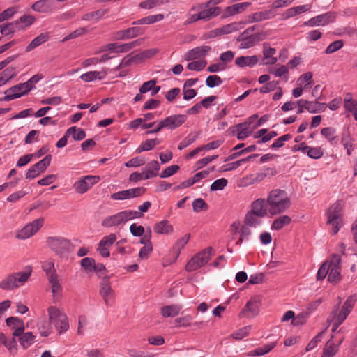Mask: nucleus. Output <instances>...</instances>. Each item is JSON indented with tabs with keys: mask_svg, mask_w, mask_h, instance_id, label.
Wrapping results in <instances>:
<instances>
[{
	"mask_svg": "<svg viewBox=\"0 0 357 357\" xmlns=\"http://www.w3.org/2000/svg\"><path fill=\"white\" fill-rule=\"evenodd\" d=\"M268 213L276 215L285 212L291 206V200L287 192L281 189L272 190L266 199Z\"/></svg>",
	"mask_w": 357,
	"mask_h": 357,
	"instance_id": "1",
	"label": "nucleus"
},
{
	"mask_svg": "<svg viewBox=\"0 0 357 357\" xmlns=\"http://www.w3.org/2000/svg\"><path fill=\"white\" fill-rule=\"evenodd\" d=\"M32 271V268L28 266L25 271L8 274L0 282V289L10 291L18 288L29 280Z\"/></svg>",
	"mask_w": 357,
	"mask_h": 357,
	"instance_id": "2",
	"label": "nucleus"
},
{
	"mask_svg": "<svg viewBox=\"0 0 357 357\" xmlns=\"http://www.w3.org/2000/svg\"><path fill=\"white\" fill-rule=\"evenodd\" d=\"M343 204L341 201L333 204L326 211L327 224L333 227V234H336L343 225Z\"/></svg>",
	"mask_w": 357,
	"mask_h": 357,
	"instance_id": "3",
	"label": "nucleus"
},
{
	"mask_svg": "<svg viewBox=\"0 0 357 357\" xmlns=\"http://www.w3.org/2000/svg\"><path fill=\"white\" fill-rule=\"evenodd\" d=\"M47 312L50 321L54 326L59 334H62L68 330V319L63 312L54 306H50Z\"/></svg>",
	"mask_w": 357,
	"mask_h": 357,
	"instance_id": "4",
	"label": "nucleus"
},
{
	"mask_svg": "<svg viewBox=\"0 0 357 357\" xmlns=\"http://www.w3.org/2000/svg\"><path fill=\"white\" fill-rule=\"evenodd\" d=\"M213 255H214V251L211 247L205 248L188 261L185 266V270L192 272L199 269L208 263Z\"/></svg>",
	"mask_w": 357,
	"mask_h": 357,
	"instance_id": "5",
	"label": "nucleus"
},
{
	"mask_svg": "<svg viewBox=\"0 0 357 357\" xmlns=\"http://www.w3.org/2000/svg\"><path fill=\"white\" fill-rule=\"evenodd\" d=\"M47 243L50 248L60 257L68 254L71 246L70 241L62 237H48Z\"/></svg>",
	"mask_w": 357,
	"mask_h": 357,
	"instance_id": "6",
	"label": "nucleus"
},
{
	"mask_svg": "<svg viewBox=\"0 0 357 357\" xmlns=\"http://www.w3.org/2000/svg\"><path fill=\"white\" fill-rule=\"evenodd\" d=\"M44 222L43 218L34 220L19 230L16 234V238L18 239H26L31 237L43 227Z\"/></svg>",
	"mask_w": 357,
	"mask_h": 357,
	"instance_id": "7",
	"label": "nucleus"
},
{
	"mask_svg": "<svg viewBox=\"0 0 357 357\" xmlns=\"http://www.w3.org/2000/svg\"><path fill=\"white\" fill-rule=\"evenodd\" d=\"M266 35L262 32L248 34L245 32L241 33L236 38L237 41L241 42L240 49H248L253 47L257 43L263 40Z\"/></svg>",
	"mask_w": 357,
	"mask_h": 357,
	"instance_id": "8",
	"label": "nucleus"
},
{
	"mask_svg": "<svg viewBox=\"0 0 357 357\" xmlns=\"http://www.w3.org/2000/svg\"><path fill=\"white\" fill-rule=\"evenodd\" d=\"M30 92V88H27L25 83L17 84L5 91L6 96L0 98L1 101H10L14 99L27 95Z\"/></svg>",
	"mask_w": 357,
	"mask_h": 357,
	"instance_id": "9",
	"label": "nucleus"
},
{
	"mask_svg": "<svg viewBox=\"0 0 357 357\" xmlns=\"http://www.w3.org/2000/svg\"><path fill=\"white\" fill-rule=\"evenodd\" d=\"M99 181V176L88 175L77 181L74 183L73 187L77 193L84 194L89 189H91Z\"/></svg>",
	"mask_w": 357,
	"mask_h": 357,
	"instance_id": "10",
	"label": "nucleus"
},
{
	"mask_svg": "<svg viewBox=\"0 0 357 357\" xmlns=\"http://www.w3.org/2000/svg\"><path fill=\"white\" fill-rule=\"evenodd\" d=\"M146 189L144 187L130 188L114 192L111 195V198L114 200H124L138 197L142 196L146 192Z\"/></svg>",
	"mask_w": 357,
	"mask_h": 357,
	"instance_id": "11",
	"label": "nucleus"
},
{
	"mask_svg": "<svg viewBox=\"0 0 357 357\" xmlns=\"http://www.w3.org/2000/svg\"><path fill=\"white\" fill-rule=\"evenodd\" d=\"M337 17L335 12H327L310 19L305 22V25L308 26H314L319 25H327L330 23L334 22Z\"/></svg>",
	"mask_w": 357,
	"mask_h": 357,
	"instance_id": "12",
	"label": "nucleus"
},
{
	"mask_svg": "<svg viewBox=\"0 0 357 357\" xmlns=\"http://www.w3.org/2000/svg\"><path fill=\"white\" fill-rule=\"evenodd\" d=\"M261 305V300L259 296H255L252 297L245 304L244 307L242 309V311L240 313V315L244 314H249L248 316H251L252 317L258 315L259 312V307Z\"/></svg>",
	"mask_w": 357,
	"mask_h": 357,
	"instance_id": "13",
	"label": "nucleus"
},
{
	"mask_svg": "<svg viewBox=\"0 0 357 357\" xmlns=\"http://www.w3.org/2000/svg\"><path fill=\"white\" fill-rule=\"evenodd\" d=\"M187 116L184 114H176L160 121L163 128L174 130L185 122Z\"/></svg>",
	"mask_w": 357,
	"mask_h": 357,
	"instance_id": "14",
	"label": "nucleus"
},
{
	"mask_svg": "<svg viewBox=\"0 0 357 357\" xmlns=\"http://www.w3.org/2000/svg\"><path fill=\"white\" fill-rule=\"evenodd\" d=\"M142 39H137L126 44H119L118 43H107V49H110V52L116 53L127 52L133 47L141 44Z\"/></svg>",
	"mask_w": 357,
	"mask_h": 357,
	"instance_id": "15",
	"label": "nucleus"
},
{
	"mask_svg": "<svg viewBox=\"0 0 357 357\" xmlns=\"http://www.w3.org/2000/svg\"><path fill=\"white\" fill-rule=\"evenodd\" d=\"M211 50V47L207 45L196 47L185 53V59L189 61L205 56Z\"/></svg>",
	"mask_w": 357,
	"mask_h": 357,
	"instance_id": "16",
	"label": "nucleus"
},
{
	"mask_svg": "<svg viewBox=\"0 0 357 357\" xmlns=\"http://www.w3.org/2000/svg\"><path fill=\"white\" fill-rule=\"evenodd\" d=\"M276 15L275 10L268 9L264 11L255 12L248 15V22L249 23L258 22L265 20L273 18Z\"/></svg>",
	"mask_w": 357,
	"mask_h": 357,
	"instance_id": "17",
	"label": "nucleus"
},
{
	"mask_svg": "<svg viewBox=\"0 0 357 357\" xmlns=\"http://www.w3.org/2000/svg\"><path fill=\"white\" fill-rule=\"evenodd\" d=\"M125 219L123 212H119L113 215L105 218L102 222L103 227L109 228L114 226H118L125 223Z\"/></svg>",
	"mask_w": 357,
	"mask_h": 357,
	"instance_id": "18",
	"label": "nucleus"
},
{
	"mask_svg": "<svg viewBox=\"0 0 357 357\" xmlns=\"http://www.w3.org/2000/svg\"><path fill=\"white\" fill-rule=\"evenodd\" d=\"M160 169V165L158 161L151 160V162H148L145 167L143 169V178L149 179L150 178L157 176Z\"/></svg>",
	"mask_w": 357,
	"mask_h": 357,
	"instance_id": "19",
	"label": "nucleus"
},
{
	"mask_svg": "<svg viewBox=\"0 0 357 357\" xmlns=\"http://www.w3.org/2000/svg\"><path fill=\"white\" fill-rule=\"evenodd\" d=\"M267 207L268 205L264 199H257L252 202L250 212L255 213L259 218H263L267 214Z\"/></svg>",
	"mask_w": 357,
	"mask_h": 357,
	"instance_id": "20",
	"label": "nucleus"
},
{
	"mask_svg": "<svg viewBox=\"0 0 357 357\" xmlns=\"http://www.w3.org/2000/svg\"><path fill=\"white\" fill-rule=\"evenodd\" d=\"M109 276H105L100 283V294L102 296L105 303L107 304L109 296L114 294V291L111 287Z\"/></svg>",
	"mask_w": 357,
	"mask_h": 357,
	"instance_id": "21",
	"label": "nucleus"
},
{
	"mask_svg": "<svg viewBox=\"0 0 357 357\" xmlns=\"http://www.w3.org/2000/svg\"><path fill=\"white\" fill-rule=\"evenodd\" d=\"M356 301L357 295L356 294L349 296L344 303L341 310L338 313V315H340L341 318L343 317V319H346L351 312Z\"/></svg>",
	"mask_w": 357,
	"mask_h": 357,
	"instance_id": "22",
	"label": "nucleus"
},
{
	"mask_svg": "<svg viewBox=\"0 0 357 357\" xmlns=\"http://www.w3.org/2000/svg\"><path fill=\"white\" fill-rule=\"evenodd\" d=\"M250 3L249 2H243L240 3L234 4L230 6H227L225 13L222 15V17L225 18L229 16L234 15L236 14L240 13L244 11L248 6H250Z\"/></svg>",
	"mask_w": 357,
	"mask_h": 357,
	"instance_id": "23",
	"label": "nucleus"
},
{
	"mask_svg": "<svg viewBox=\"0 0 357 357\" xmlns=\"http://www.w3.org/2000/svg\"><path fill=\"white\" fill-rule=\"evenodd\" d=\"M258 62V57L254 56H241L236 59L235 63L240 68L250 67L252 68Z\"/></svg>",
	"mask_w": 357,
	"mask_h": 357,
	"instance_id": "24",
	"label": "nucleus"
},
{
	"mask_svg": "<svg viewBox=\"0 0 357 357\" xmlns=\"http://www.w3.org/2000/svg\"><path fill=\"white\" fill-rule=\"evenodd\" d=\"M31 9L38 13H47L52 10L50 0H38L31 6Z\"/></svg>",
	"mask_w": 357,
	"mask_h": 357,
	"instance_id": "25",
	"label": "nucleus"
},
{
	"mask_svg": "<svg viewBox=\"0 0 357 357\" xmlns=\"http://www.w3.org/2000/svg\"><path fill=\"white\" fill-rule=\"evenodd\" d=\"M154 231L159 234H169L173 233V226L168 220H164L157 222L153 227Z\"/></svg>",
	"mask_w": 357,
	"mask_h": 357,
	"instance_id": "26",
	"label": "nucleus"
},
{
	"mask_svg": "<svg viewBox=\"0 0 357 357\" xmlns=\"http://www.w3.org/2000/svg\"><path fill=\"white\" fill-rule=\"evenodd\" d=\"M50 38V33H43L36 37L26 47V52H30L41 44L47 41Z\"/></svg>",
	"mask_w": 357,
	"mask_h": 357,
	"instance_id": "27",
	"label": "nucleus"
},
{
	"mask_svg": "<svg viewBox=\"0 0 357 357\" xmlns=\"http://www.w3.org/2000/svg\"><path fill=\"white\" fill-rule=\"evenodd\" d=\"M181 308L178 305H166L161 308V314L163 317H174L179 314Z\"/></svg>",
	"mask_w": 357,
	"mask_h": 357,
	"instance_id": "28",
	"label": "nucleus"
},
{
	"mask_svg": "<svg viewBox=\"0 0 357 357\" xmlns=\"http://www.w3.org/2000/svg\"><path fill=\"white\" fill-rule=\"evenodd\" d=\"M164 15L162 14H157L155 15H149L147 17H144L138 20L133 21L132 22V25H141V24H151L156 22L161 21L164 19Z\"/></svg>",
	"mask_w": 357,
	"mask_h": 357,
	"instance_id": "29",
	"label": "nucleus"
},
{
	"mask_svg": "<svg viewBox=\"0 0 357 357\" xmlns=\"http://www.w3.org/2000/svg\"><path fill=\"white\" fill-rule=\"evenodd\" d=\"M334 337L331 335V339ZM339 350V345H336L335 343L331 342V340H328L323 349L321 357H333Z\"/></svg>",
	"mask_w": 357,
	"mask_h": 357,
	"instance_id": "30",
	"label": "nucleus"
},
{
	"mask_svg": "<svg viewBox=\"0 0 357 357\" xmlns=\"http://www.w3.org/2000/svg\"><path fill=\"white\" fill-rule=\"evenodd\" d=\"M291 222V218L286 215L280 216L273 220L271 225V229L279 231Z\"/></svg>",
	"mask_w": 357,
	"mask_h": 357,
	"instance_id": "31",
	"label": "nucleus"
},
{
	"mask_svg": "<svg viewBox=\"0 0 357 357\" xmlns=\"http://www.w3.org/2000/svg\"><path fill=\"white\" fill-rule=\"evenodd\" d=\"M143 56L139 54L131 56L130 54L127 55L124 57L121 63L114 68V70H118L122 68L130 66L133 63L141 61Z\"/></svg>",
	"mask_w": 357,
	"mask_h": 357,
	"instance_id": "32",
	"label": "nucleus"
},
{
	"mask_svg": "<svg viewBox=\"0 0 357 357\" xmlns=\"http://www.w3.org/2000/svg\"><path fill=\"white\" fill-rule=\"evenodd\" d=\"M335 129L332 127H326L321 130V135L327 139L332 145L337 143V137L335 135Z\"/></svg>",
	"mask_w": 357,
	"mask_h": 357,
	"instance_id": "33",
	"label": "nucleus"
},
{
	"mask_svg": "<svg viewBox=\"0 0 357 357\" xmlns=\"http://www.w3.org/2000/svg\"><path fill=\"white\" fill-rule=\"evenodd\" d=\"M42 268L46 273L47 279L58 276L56 271L54 267V262L52 259H49L43 263Z\"/></svg>",
	"mask_w": 357,
	"mask_h": 357,
	"instance_id": "34",
	"label": "nucleus"
},
{
	"mask_svg": "<svg viewBox=\"0 0 357 357\" xmlns=\"http://www.w3.org/2000/svg\"><path fill=\"white\" fill-rule=\"evenodd\" d=\"M237 134V138L239 140H243L249 137L252 131L248 128L247 123H240L236 126Z\"/></svg>",
	"mask_w": 357,
	"mask_h": 357,
	"instance_id": "35",
	"label": "nucleus"
},
{
	"mask_svg": "<svg viewBox=\"0 0 357 357\" xmlns=\"http://www.w3.org/2000/svg\"><path fill=\"white\" fill-rule=\"evenodd\" d=\"M200 132H190L178 144V149L183 150L192 144L199 137Z\"/></svg>",
	"mask_w": 357,
	"mask_h": 357,
	"instance_id": "36",
	"label": "nucleus"
},
{
	"mask_svg": "<svg viewBox=\"0 0 357 357\" xmlns=\"http://www.w3.org/2000/svg\"><path fill=\"white\" fill-rule=\"evenodd\" d=\"M17 75L15 71V68L13 67H9L5 69L1 74H0V86L8 82L9 80H10L12 78L15 77Z\"/></svg>",
	"mask_w": 357,
	"mask_h": 357,
	"instance_id": "37",
	"label": "nucleus"
},
{
	"mask_svg": "<svg viewBox=\"0 0 357 357\" xmlns=\"http://www.w3.org/2000/svg\"><path fill=\"white\" fill-rule=\"evenodd\" d=\"M67 135L72 136L75 141H80L86 137V132L82 128H77L75 126L69 128L67 130Z\"/></svg>",
	"mask_w": 357,
	"mask_h": 357,
	"instance_id": "38",
	"label": "nucleus"
},
{
	"mask_svg": "<svg viewBox=\"0 0 357 357\" xmlns=\"http://www.w3.org/2000/svg\"><path fill=\"white\" fill-rule=\"evenodd\" d=\"M108 12L106 9H99L96 11L90 12L82 15V20L84 21H90L93 19H100Z\"/></svg>",
	"mask_w": 357,
	"mask_h": 357,
	"instance_id": "39",
	"label": "nucleus"
},
{
	"mask_svg": "<svg viewBox=\"0 0 357 357\" xmlns=\"http://www.w3.org/2000/svg\"><path fill=\"white\" fill-rule=\"evenodd\" d=\"M144 29L139 26H133L126 29H124V38L127 39H131L137 36L144 34Z\"/></svg>",
	"mask_w": 357,
	"mask_h": 357,
	"instance_id": "40",
	"label": "nucleus"
},
{
	"mask_svg": "<svg viewBox=\"0 0 357 357\" xmlns=\"http://www.w3.org/2000/svg\"><path fill=\"white\" fill-rule=\"evenodd\" d=\"M169 2V0H146L140 2L139 6L143 9H152Z\"/></svg>",
	"mask_w": 357,
	"mask_h": 357,
	"instance_id": "41",
	"label": "nucleus"
},
{
	"mask_svg": "<svg viewBox=\"0 0 357 357\" xmlns=\"http://www.w3.org/2000/svg\"><path fill=\"white\" fill-rule=\"evenodd\" d=\"M52 323L45 319L41 320L38 323L39 333L43 337H47L52 332Z\"/></svg>",
	"mask_w": 357,
	"mask_h": 357,
	"instance_id": "42",
	"label": "nucleus"
},
{
	"mask_svg": "<svg viewBox=\"0 0 357 357\" xmlns=\"http://www.w3.org/2000/svg\"><path fill=\"white\" fill-rule=\"evenodd\" d=\"M34 338L35 336L31 332H26L20 337L19 342L21 346L26 349L33 344Z\"/></svg>",
	"mask_w": 357,
	"mask_h": 357,
	"instance_id": "43",
	"label": "nucleus"
},
{
	"mask_svg": "<svg viewBox=\"0 0 357 357\" xmlns=\"http://www.w3.org/2000/svg\"><path fill=\"white\" fill-rule=\"evenodd\" d=\"M19 26H17V30L24 29L26 27L31 26L36 20V18L33 15H24L20 17Z\"/></svg>",
	"mask_w": 357,
	"mask_h": 357,
	"instance_id": "44",
	"label": "nucleus"
},
{
	"mask_svg": "<svg viewBox=\"0 0 357 357\" xmlns=\"http://www.w3.org/2000/svg\"><path fill=\"white\" fill-rule=\"evenodd\" d=\"M259 218V217H258L257 215L249 211L245 216L244 224L248 227H256L261 223V220Z\"/></svg>",
	"mask_w": 357,
	"mask_h": 357,
	"instance_id": "45",
	"label": "nucleus"
},
{
	"mask_svg": "<svg viewBox=\"0 0 357 357\" xmlns=\"http://www.w3.org/2000/svg\"><path fill=\"white\" fill-rule=\"evenodd\" d=\"M340 268H330L328 271V281L331 283L337 284L342 278Z\"/></svg>",
	"mask_w": 357,
	"mask_h": 357,
	"instance_id": "46",
	"label": "nucleus"
},
{
	"mask_svg": "<svg viewBox=\"0 0 357 357\" xmlns=\"http://www.w3.org/2000/svg\"><path fill=\"white\" fill-rule=\"evenodd\" d=\"M190 238V234H187L179 240L174 245L172 250L174 252L176 253V257L181 252V250L185 247V245L188 243L189 239Z\"/></svg>",
	"mask_w": 357,
	"mask_h": 357,
	"instance_id": "47",
	"label": "nucleus"
},
{
	"mask_svg": "<svg viewBox=\"0 0 357 357\" xmlns=\"http://www.w3.org/2000/svg\"><path fill=\"white\" fill-rule=\"evenodd\" d=\"M17 26H19V21L16 20L11 23H8L2 27L1 33L5 36L10 35L11 36L17 30Z\"/></svg>",
	"mask_w": 357,
	"mask_h": 357,
	"instance_id": "48",
	"label": "nucleus"
},
{
	"mask_svg": "<svg viewBox=\"0 0 357 357\" xmlns=\"http://www.w3.org/2000/svg\"><path fill=\"white\" fill-rule=\"evenodd\" d=\"M52 160L51 155H47L45 158L40 160L39 162L33 165V166L39 171V172L43 173L46 170L47 167L50 165Z\"/></svg>",
	"mask_w": 357,
	"mask_h": 357,
	"instance_id": "49",
	"label": "nucleus"
},
{
	"mask_svg": "<svg viewBox=\"0 0 357 357\" xmlns=\"http://www.w3.org/2000/svg\"><path fill=\"white\" fill-rule=\"evenodd\" d=\"M305 153L310 158L319 159L323 156L324 151L321 147H311L308 146Z\"/></svg>",
	"mask_w": 357,
	"mask_h": 357,
	"instance_id": "50",
	"label": "nucleus"
},
{
	"mask_svg": "<svg viewBox=\"0 0 357 357\" xmlns=\"http://www.w3.org/2000/svg\"><path fill=\"white\" fill-rule=\"evenodd\" d=\"M80 78L82 80L89 82L96 79H102L103 77H100V72L99 71H89L82 74Z\"/></svg>",
	"mask_w": 357,
	"mask_h": 357,
	"instance_id": "51",
	"label": "nucleus"
},
{
	"mask_svg": "<svg viewBox=\"0 0 357 357\" xmlns=\"http://www.w3.org/2000/svg\"><path fill=\"white\" fill-rule=\"evenodd\" d=\"M95 259L91 257L83 258L80 261V265L86 273H89L93 271Z\"/></svg>",
	"mask_w": 357,
	"mask_h": 357,
	"instance_id": "52",
	"label": "nucleus"
},
{
	"mask_svg": "<svg viewBox=\"0 0 357 357\" xmlns=\"http://www.w3.org/2000/svg\"><path fill=\"white\" fill-rule=\"evenodd\" d=\"M207 65V61L205 59L199 61H194L189 63L187 68L190 70L200 71L204 69Z\"/></svg>",
	"mask_w": 357,
	"mask_h": 357,
	"instance_id": "53",
	"label": "nucleus"
},
{
	"mask_svg": "<svg viewBox=\"0 0 357 357\" xmlns=\"http://www.w3.org/2000/svg\"><path fill=\"white\" fill-rule=\"evenodd\" d=\"M238 29V24L236 23H231L225 25L220 29H216L214 30V31L219 32V34H228L233 31H237Z\"/></svg>",
	"mask_w": 357,
	"mask_h": 357,
	"instance_id": "54",
	"label": "nucleus"
},
{
	"mask_svg": "<svg viewBox=\"0 0 357 357\" xmlns=\"http://www.w3.org/2000/svg\"><path fill=\"white\" fill-rule=\"evenodd\" d=\"M192 208L195 212L206 211L208 209V204L203 199L198 198L193 201Z\"/></svg>",
	"mask_w": 357,
	"mask_h": 357,
	"instance_id": "55",
	"label": "nucleus"
},
{
	"mask_svg": "<svg viewBox=\"0 0 357 357\" xmlns=\"http://www.w3.org/2000/svg\"><path fill=\"white\" fill-rule=\"evenodd\" d=\"M311 311L307 313H300L296 317L294 316V319L291 321V324L294 326H299L303 325L306 323L308 314Z\"/></svg>",
	"mask_w": 357,
	"mask_h": 357,
	"instance_id": "56",
	"label": "nucleus"
},
{
	"mask_svg": "<svg viewBox=\"0 0 357 357\" xmlns=\"http://www.w3.org/2000/svg\"><path fill=\"white\" fill-rule=\"evenodd\" d=\"M344 43L342 40H337L333 41L326 47L325 50V54H332L339 50H340L343 47Z\"/></svg>",
	"mask_w": 357,
	"mask_h": 357,
	"instance_id": "57",
	"label": "nucleus"
},
{
	"mask_svg": "<svg viewBox=\"0 0 357 357\" xmlns=\"http://www.w3.org/2000/svg\"><path fill=\"white\" fill-rule=\"evenodd\" d=\"M222 83V79L218 75H209L206 79V84L209 88H213Z\"/></svg>",
	"mask_w": 357,
	"mask_h": 357,
	"instance_id": "58",
	"label": "nucleus"
},
{
	"mask_svg": "<svg viewBox=\"0 0 357 357\" xmlns=\"http://www.w3.org/2000/svg\"><path fill=\"white\" fill-rule=\"evenodd\" d=\"M227 183L228 181L225 178L217 179L211 185L210 190L211 191L222 190Z\"/></svg>",
	"mask_w": 357,
	"mask_h": 357,
	"instance_id": "59",
	"label": "nucleus"
},
{
	"mask_svg": "<svg viewBox=\"0 0 357 357\" xmlns=\"http://www.w3.org/2000/svg\"><path fill=\"white\" fill-rule=\"evenodd\" d=\"M329 269L330 266H328V262H324L318 270L317 273V280H323L328 273Z\"/></svg>",
	"mask_w": 357,
	"mask_h": 357,
	"instance_id": "60",
	"label": "nucleus"
},
{
	"mask_svg": "<svg viewBox=\"0 0 357 357\" xmlns=\"http://www.w3.org/2000/svg\"><path fill=\"white\" fill-rule=\"evenodd\" d=\"M179 169L180 167L178 165L169 166L165 169L162 171L160 174V177L162 178L169 177L176 174L179 170Z\"/></svg>",
	"mask_w": 357,
	"mask_h": 357,
	"instance_id": "61",
	"label": "nucleus"
},
{
	"mask_svg": "<svg viewBox=\"0 0 357 357\" xmlns=\"http://www.w3.org/2000/svg\"><path fill=\"white\" fill-rule=\"evenodd\" d=\"M292 138V135L291 134H285L277 139L271 144V148L272 149H275L282 147L284 145V142L288 141Z\"/></svg>",
	"mask_w": 357,
	"mask_h": 357,
	"instance_id": "62",
	"label": "nucleus"
},
{
	"mask_svg": "<svg viewBox=\"0 0 357 357\" xmlns=\"http://www.w3.org/2000/svg\"><path fill=\"white\" fill-rule=\"evenodd\" d=\"M326 328L319 332L312 340L307 344L306 347V351H309L317 347L318 342H319L326 331Z\"/></svg>",
	"mask_w": 357,
	"mask_h": 357,
	"instance_id": "63",
	"label": "nucleus"
},
{
	"mask_svg": "<svg viewBox=\"0 0 357 357\" xmlns=\"http://www.w3.org/2000/svg\"><path fill=\"white\" fill-rule=\"evenodd\" d=\"M250 328V326L241 328L234 332L231 334V337L236 340H241L249 334Z\"/></svg>",
	"mask_w": 357,
	"mask_h": 357,
	"instance_id": "64",
	"label": "nucleus"
}]
</instances>
